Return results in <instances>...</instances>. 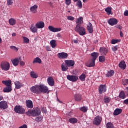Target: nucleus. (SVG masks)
I'll use <instances>...</instances> for the list:
<instances>
[{
  "label": "nucleus",
  "mask_w": 128,
  "mask_h": 128,
  "mask_svg": "<svg viewBox=\"0 0 128 128\" xmlns=\"http://www.w3.org/2000/svg\"><path fill=\"white\" fill-rule=\"evenodd\" d=\"M110 98L108 96H104V102H106V104L110 102Z\"/></svg>",
  "instance_id": "nucleus-40"
},
{
  "label": "nucleus",
  "mask_w": 128,
  "mask_h": 128,
  "mask_svg": "<svg viewBox=\"0 0 128 128\" xmlns=\"http://www.w3.org/2000/svg\"><path fill=\"white\" fill-rule=\"evenodd\" d=\"M12 86H7V87H6L3 90V92H12Z\"/></svg>",
  "instance_id": "nucleus-34"
},
{
  "label": "nucleus",
  "mask_w": 128,
  "mask_h": 128,
  "mask_svg": "<svg viewBox=\"0 0 128 128\" xmlns=\"http://www.w3.org/2000/svg\"><path fill=\"white\" fill-rule=\"evenodd\" d=\"M99 54L98 53L96 52H94L91 54L92 56V60H96L98 58Z\"/></svg>",
  "instance_id": "nucleus-26"
},
{
  "label": "nucleus",
  "mask_w": 128,
  "mask_h": 128,
  "mask_svg": "<svg viewBox=\"0 0 128 128\" xmlns=\"http://www.w3.org/2000/svg\"><path fill=\"white\" fill-rule=\"evenodd\" d=\"M10 48L12 50H14V52H18V48L16 47V46H11Z\"/></svg>",
  "instance_id": "nucleus-51"
},
{
  "label": "nucleus",
  "mask_w": 128,
  "mask_h": 128,
  "mask_svg": "<svg viewBox=\"0 0 128 128\" xmlns=\"http://www.w3.org/2000/svg\"><path fill=\"white\" fill-rule=\"evenodd\" d=\"M102 118L100 116H97L94 119L93 124L95 126H100L102 122Z\"/></svg>",
  "instance_id": "nucleus-4"
},
{
  "label": "nucleus",
  "mask_w": 128,
  "mask_h": 128,
  "mask_svg": "<svg viewBox=\"0 0 128 128\" xmlns=\"http://www.w3.org/2000/svg\"><path fill=\"white\" fill-rule=\"evenodd\" d=\"M30 30L31 32L34 34L38 32V28H36V26H34V24H32L30 26Z\"/></svg>",
  "instance_id": "nucleus-25"
},
{
  "label": "nucleus",
  "mask_w": 128,
  "mask_h": 128,
  "mask_svg": "<svg viewBox=\"0 0 128 128\" xmlns=\"http://www.w3.org/2000/svg\"><path fill=\"white\" fill-rule=\"evenodd\" d=\"M86 28L88 32H90V34H92V32H94V30L92 29V23L89 22L87 24Z\"/></svg>",
  "instance_id": "nucleus-20"
},
{
  "label": "nucleus",
  "mask_w": 128,
  "mask_h": 128,
  "mask_svg": "<svg viewBox=\"0 0 128 128\" xmlns=\"http://www.w3.org/2000/svg\"><path fill=\"white\" fill-rule=\"evenodd\" d=\"M50 44L52 48H54L56 47V40H52L50 42Z\"/></svg>",
  "instance_id": "nucleus-31"
},
{
  "label": "nucleus",
  "mask_w": 128,
  "mask_h": 128,
  "mask_svg": "<svg viewBox=\"0 0 128 128\" xmlns=\"http://www.w3.org/2000/svg\"><path fill=\"white\" fill-rule=\"evenodd\" d=\"M112 52H116V50H118V46H112Z\"/></svg>",
  "instance_id": "nucleus-54"
},
{
  "label": "nucleus",
  "mask_w": 128,
  "mask_h": 128,
  "mask_svg": "<svg viewBox=\"0 0 128 128\" xmlns=\"http://www.w3.org/2000/svg\"><path fill=\"white\" fill-rule=\"evenodd\" d=\"M114 74V71L112 70H110L106 74V76H112Z\"/></svg>",
  "instance_id": "nucleus-35"
},
{
  "label": "nucleus",
  "mask_w": 128,
  "mask_h": 128,
  "mask_svg": "<svg viewBox=\"0 0 128 128\" xmlns=\"http://www.w3.org/2000/svg\"><path fill=\"white\" fill-rule=\"evenodd\" d=\"M67 20H74V18L72 16H68Z\"/></svg>",
  "instance_id": "nucleus-53"
},
{
  "label": "nucleus",
  "mask_w": 128,
  "mask_h": 128,
  "mask_svg": "<svg viewBox=\"0 0 128 128\" xmlns=\"http://www.w3.org/2000/svg\"><path fill=\"white\" fill-rule=\"evenodd\" d=\"M34 62H38V64H42V60L39 58H36L34 59L33 61V64Z\"/></svg>",
  "instance_id": "nucleus-39"
},
{
  "label": "nucleus",
  "mask_w": 128,
  "mask_h": 128,
  "mask_svg": "<svg viewBox=\"0 0 128 128\" xmlns=\"http://www.w3.org/2000/svg\"><path fill=\"white\" fill-rule=\"evenodd\" d=\"M120 36L121 38H122L124 36V33H122V31L120 32Z\"/></svg>",
  "instance_id": "nucleus-63"
},
{
  "label": "nucleus",
  "mask_w": 128,
  "mask_h": 128,
  "mask_svg": "<svg viewBox=\"0 0 128 128\" xmlns=\"http://www.w3.org/2000/svg\"><path fill=\"white\" fill-rule=\"evenodd\" d=\"M116 28H118L119 30H122V26H120V25H117L116 26Z\"/></svg>",
  "instance_id": "nucleus-58"
},
{
  "label": "nucleus",
  "mask_w": 128,
  "mask_h": 128,
  "mask_svg": "<svg viewBox=\"0 0 128 128\" xmlns=\"http://www.w3.org/2000/svg\"><path fill=\"white\" fill-rule=\"evenodd\" d=\"M40 110L36 108L33 110H30L26 112V114L30 116H38L40 114Z\"/></svg>",
  "instance_id": "nucleus-1"
},
{
  "label": "nucleus",
  "mask_w": 128,
  "mask_h": 128,
  "mask_svg": "<svg viewBox=\"0 0 128 128\" xmlns=\"http://www.w3.org/2000/svg\"><path fill=\"white\" fill-rule=\"evenodd\" d=\"M8 108V102L5 100L0 102V110H6Z\"/></svg>",
  "instance_id": "nucleus-8"
},
{
  "label": "nucleus",
  "mask_w": 128,
  "mask_h": 128,
  "mask_svg": "<svg viewBox=\"0 0 128 128\" xmlns=\"http://www.w3.org/2000/svg\"><path fill=\"white\" fill-rule=\"evenodd\" d=\"M7 4L8 6H10L12 4V0H7Z\"/></svg>",
  "instance_id": "nucleus-55"
},
{
  "label": "nucleus",
  "mask_w": 128,
  "mask_h": 128,
  "mask_svg": "<svg viewBox=\"0 0 128 128\" xmlns=\"http://www.w3.org/2000/svg\"><path fill=\"white\" fill-rule=\"evenodd\" d=\"M11 62L14 66H16L18 65V63L20 62H18V58H15L14 59L12 60Z\"/></svg>",
  "instance_id": "nucleus-32"
},
{
  "label": "nucleus",
  "mask_w": 128,
  "mask_h": 128,
  "mask_svg": "<svg viewBox=\"0 0 128 128\" xmlns=\"http://www.w3.org/2000/svg\"><path fill=\"white\" fill-rule=\"evenodd\" d=\"M124 16H128V10H126L124 12Z\"/></svg>",
  "instance_id": "nucleus-60"
},
{
  "label": "nucleus",
  "mask_w": 128,
  "mask_h": 128,
  "mask_svg": "<svg viewBox=\"0 0 128 128\" xmlns=\"http://www.w3.org/2000/svg\"><path fill=\"white\" fill-rule=\"evenodd\" d=\"M96 64V60H93L92 59H91L90 61V63L88 65V66L91 67V66H94Z\"/></svg>",
  "instance_id": "nucleus-36"
},
{
  "label": "nucleus",
  "mask_w": 128,
  "mask_h": 128,
  "mask_svg": "<svg viewBox=\"0 0 128 128\" xmlns=\"http://www.w3.org/2000/svg\"><path fill=\"white\" fill-rule=\"evenodd\" d=\"M64 62L68 66H74V61L72 60H66Z\"/></svg>",
  "instance_id": "nucleus-17"
},
{
  "label": "nucleus",
  "mask_w": 128,
  "mask_h": 128,
  "mask_svg": "<svg viewBox=\"0 0 128 128\" xmlns=\"http://www.w3.org/2000/svg\"><path fill=\"white\" fill-rule=\"evenodd\" d=\"M20 66H24L25 63L24 61H20Z\"/></svg>",
  "instance_id": "nucleus-62"
},
{
  "label": "nucleus",
  "mask_w": 128,
  "mask_h": 128,
  "mask_svg": "<svg viewBox=\"0 0 128 128\" xmlns=\"http://www.w3.org/2000/svg\"><path fill=\"white\" fill-rule=\"evenodd\" d=\"M120 42V40L112 39L111 41V44H118V42Z\"/></svg>",
  "instance_id": "nucleus-47"
},
{
  "label": "nucleus",
  "mask_w": 128,
  "mask_h": 128,
  "mask_svg": "<svg viewBox=\"0 0 128 128\" xmlns=\"http://www.w3.org/2000/svg\"><path fill=\"white\" fill-rule=\"evenodd\" d=\"M76 6L79 8H82V1L80 0H78L76 3Z\"/></svg>",
  "instance_id": "nucleus-42"
},
{
  "label": "nucleus",
  "mask_w": 128,
  "mask_h": 128,
  "mask_svg": "<svg viewBox=\"0 0 128 128\" xmlns=\"http://www.w3.org/2000/svg\"><path fill=\"white\" fill-rule=\"evenodd\" d=\"M80 110L83 112H86L88 111V107L84 106L83 107L80 108Z\"/></svg>",
  "instance_id": "nucleus-46"
},
{
  "label": "nucleus",
  "mask_w": 128,
  "mask_h": 128,
  "mask_svg": "<svg viewBox=\"0 0 128 128\" xmlns=\"http://www.w3.org/2000/svg\"><path fill=\"white\" fill-rule=\"evenodd\" d=\"M30 90L32 92H33V94H40L39 85H35L34 86H32L30 88Z\"/></svg>",
  "instance_id": "nucleus-6"
},
{
  "label": "nucleus",
  "mask_w": 128,
  "mask_h": 128,
  "mask_svg": "<svg viewBox=\"0 0 128 128\" xmlns=\"http://www.w3.org/2000/svg\"><path fill=\"white\" fill-rule=\"evenodd\" d=\"M80 79L82 82H84L86 80V74H82L80 76Z\"/></svg>",
  "instance_id": "nucleus-44"
},
{
  "label": "nucleus",
  "mask_w": 128,
  "mask_h": 128,
  "mask_svg": "<svg viewBox=\"0 0 128 128\" xmlns=\"http://www.w3.org/2000/svg\"><path fill=\"white\" fill-rule=\"evenodd\" d=\"M18 128H28V126L26 124H24L22 126H20Z\"/></svg>",
  "instance_id": "nucleus-56"
},
{
  "label": "nucleus",
  "mask_w": 128,
  "mask_h": 128,
  "mask_svg": "<svg viewBox=\"0 0 128 128\" xmlns=\"http://www.w3.org/2000/svg\"><path fill=\"white\" fill-rule=\"evenodd\" d=\"M105 60H106V58H104V56H99V62H104Z\"/></svg>",
  "instance_id": "nucleus-49"
},
{
  "label": "nucleus",
  "mask_w": 128,
  "mask_h": 128,
  "mask_svg": "<svg viewBox=\"0 0 128 128\" xmlns=\"http://www.w3.org/2000/svg\"><path fill=\"white\" fill-rule=\"evenodd\" d=\"M65 4L66 6H70L72 4V0H65Z\"/></svg>",
  "instance_id": "nucleus-52"
},
{
  "label": "nucleus",
  "mask_w": 128,
  "mask_h": 128,
  "mask_svg": "<svg viewBox=\"0 0 128 128\" xmlns=\"http://www.w3.org/2000/svg\"><path fill=\"white\" fill-rule=\"evenodd\" d=\"M100 52L102 56H106V54H108V48H100Z\"/></svg>",
  "instance_id": "nucleus-18"
},
{
  "label": "nucleus",
  "mask_w": 128,
  "mask_h": 128,
  "mask_svg": "<svg viewBox=\"0 0 128 128\" xmlns=\"http://www.w3.org/2000/svg\"><path fill=\"white\" fill-rule=\"evenodd\" d=\"M119 97L120 98L124 99L126 98V94L124 92H121L120 94Z\"/></svg>",
  "instance_id": "nucleus-41"
},
{
  "label": "nucleus",
  "mask_w": 128,
  "mask_h": 128,
  "mask_svg": "<svg viewBox=\"0 0 128 128\" xmlns=\"http://www.w3.org/2000/svg\"><path fill=\"white\" fill-rule=\"evenodd\" d=\"M0 66L2 70L8 72L10 68V64L7 61H4L1 62Z\"/></svg>",
  "instance_id": "nucleus-3"
},
{
  "label": "nucleus",
  "mask_w": 128,
  "mask_h": 128,
  "mask_svg": "<svg viewBox=\"0 0 128 128\" xmlns=\"http://www.w3.org/2000/svg\"><path fill=\"white\" fill-rule=\"evenodd\" d=\"M39 90L41 92H48V88L44 84L39 85Z\"/></svg>",
  "instance_id": "nucleus-7"
},
{
  "label": "nucleus",
  "mask_w": 128,
  "mask_h": 128,
  "mask_svg": "<svg viewBox=\"0 0 128 128\" xmlns=\"http://www.w3.org/2000/svg\"><path fill=\"white\" fill-rule=\"evenodd\" d=\"M8 22L10 26H14L16 24V20L14 18H11L8 20Z\"/></svg>",
  "instance_id": "nucleus-30"
},
{
  "label": "nucleus",
  "mask_w": 128,
  "mask_h": 128,
  "mask_svg": "<svg viewBox=\"0 0 128 128\" xmlns=\"http://www.w3.org/2000/svg\"><path fill=\"white\" fill-rule=\"evenodd\" d=\"M67 79L70 82H76L78 80V77L76 76H73V75H68L66 76Z\"/></svg>",
  "instance_id": "nucleus-9"
},
{
  "label": "nucleus",
  "mask_w": 128,
  "mask_h": 128,
  "mask_svg": "<svg viewBox=\"0 0 128 128\" xmlns=\"http://www.w3.org/2000/svg\"><path fill=\"white\" fill-rule=\"evenodd\" d=\"M108 23L110 26H116L118 24V20L114 18H111L108 20Z\"/></svg>",
  "instance_id": "nucleus-14"
},
{
  "label": "nucleus",
  "mask_w": 128,
  "mask_h": 128,
  "mask_svg": "<svg viewBox=\"0 0 128 128\" xmlns=\"http://www.w3.org/2000/svg\"><path fill=\"white\" fill-rule=\"evenodd\" d=\"M14 84L16 86V88L18 90L20 88H22L24 86V84L18 81H16L14 82Z\"/></svg>",
  "instance_id": "nucleus-19"
},
{
  "label": "nucleus",
  "mask_w": 128,
  "mask_h": 128,
  "mask_svg": "<svg viewBox=\"0 0 128 128\" xmlns=\"http://www.w3.org/2000/svg\"><path fill=\"white\" fill-rule=\"evenodd\" d=\"M68 55L67 54V53H66L64 52L58 53L57 54V56L58 58H60L62 60L66 58H68Z\"/></svg>",
  "instance_id": "nucleus-10"
},
{
  "label": "nucleus",
  "mask_w": 128,
  "mask_h": 128,
  "mask_svg": "<svg viewBox=\"0 0 128 128\" xmlns=\"http://www.w3.org/2000/svg\"><path fill=\"white\" fill-rule=\"evenodd\" d=\"M68 122L70 124H76V122H78V120L76 118H72L68 119Z\"/></svg>",
  "instance_id": "nucleus-29"
},
{
  "label": "nucleus",
  "mask_w": 128,
  "mask_h": 128,
  "mask_svg": "<svg viewBox=\"0 0 128 128\" xmlns=\"http://www.w3.org/2000/svg\"><path fill=\"white\" fill-rule=\"evenodd\" d=\"M30 76L32 78H38V74L36 72L32 71L30 72Z\"/></svg>",
  "instance_id": "nucleus-22"
},
{
  "label": "nucleus",
  "mask_w": 128,
  "mask_h": 128,
  "mask_svg": "<svg viewBox=\"0 0 128 128\" xmlns=\"http://www.w3.org/2000/svg\"><path fill=\"white\" fill-rule=\"evenodd\" d=\"M48 5L50 6H52V8L54 7V4H52V2H48Z\"/></svg>",
  "instance_id": "nucleus-61"
},
{
  "label": "nucleus",
  "mask_w": 128,
  "mask_h": 128,
  "mask_svg": "<svg viewBox=\"0 0 128 128\" xmlns=\"http://www.w3.org/2000/svg\"><path fill=\"white\" fill-rule=\"evenodd\" d=\"M16 58H17L18 60V61L20 62V61L22 60V56H20Z\"/></svg>",
  "instance_id": "nucleus-64"
},
{
  "label": "nucleus",
  "mask_w": 128,
  "mask_h": 128,
  "mask_svg": "<svg viewBox=\"0 0 128 128\" xmlns=\"http://www.w3.org/2000/svg\"><path fill=\"white\" fill-rule=\"evenodd\" d=\"M2 83L6 86H12V80H2Z\"/></svg>",
  "instance_id": "nucleus-27"
},
{
  "label": "nucleus",
  "mask_w": 128,
  "mask_h": 128,
  "mask_svg": "<svg viewBox=\"0 0 128 128\" xmlns=\"http://www.w3.org/2000/svg\"><path fill=\"white\" fill-rule=\"evenodd\" d=\"M98 90L100 94H102L103 92H106V86L102 84L100 85L98 88Z\"/></svg>",
  "instance_id": "nucleus-11"
},
{
  "label": "nucleus",
  "mask_w": 128,
  "mask_h": 128,
  "mask_svg": "<svg viewBox=\"0 0 128 128\" xmlns=\"http://www.w3.org/2000/svg\"><path fill=\"white\" fill-rule=\"evenodd\" d=\"M74 98L76 102H80L82 98V95L80 94H76L74 96Z\"/></svg>",
  "instance_id": "nucleus-24"
},
{
  "label": "nucleus",
  "mask_w": 128,
  "mask_h": 128,
  "mask_svg": "<svg viewBox=\"0 0 128 128\" xmlns=\"http://www.w3.org/2000/svg\"><path fill=\"white\" fill-rule=\"evenodd\" d=\"M118 66L121 70H126V62H124V61H122L120 62Z\"/></svg>",
  "instance_id": "nucleus-21"
},
{
  "label": "nucleus",
  "mask_w": 128,
  "mask_h": 128,
  "mask_svg": "<svg viewBox=\"0 0 128 128\" xmlns=\"http://www.w3.org/2000/svg\"><path fill=\"white\" fill-rule=\"evenodd\" d=\"M124 104H128V99L124 100Z\"/></svg>",
  "instance_id": "nucleus-57"
},
{
  "label": "nucleus",
  "mask_w": 128,
  "mask_h": 128,
  "mask_svg": "<svg viewBox=\"0 0 128 128\" xmlns=\"http://www.w3.org/2000/svg\"><path fill=\"white\" fill-rule=\"evenodd\" d=\"M36 26L37 28H44V22L42 21L38 22L36 24Z\"/></svg>",
  "instance_id": "nucleus-15"
},
{
  "label": "nucleus",
  "mask_w": 128,
  "mask_h": 128,
  "mask_svg": "<svg viewBox=\"0 0 128 128\" xmlns=\"http://www.w3.org/2000/svg\"><path fill=\"white\" fill-rule=\"evenodd\" d=\"M61 68L62 72H66L68 70V66L66 63H62L61 65Z\"/></svg>",
  "instance_id": "nucleus-23"
},
{
  "label": "nucleus",
  "mask_w": 128,
  "mask_h": 128,
  "mask_svg": "<svg viewBox=\"0 0 128 128\" xmlns=\"http://www.w3.org/2000/svg\"><path fill=\"white\" fill-rule=\"evenodd\" d=\"M48 84L50 86H54V78L52 77H48L47 79Z\"/></svg>",
  "instance_id": "nucleus-16"
},
{
  "label": "nucleus",
  "mask_w": 128,
  "mask_h": 128,
  "mask_svg": "<svg viewBox=\"0 0 128 128\" xmlns=\"http://www.w3.org/2000/svg\"><path fill=\"white\" fill-rule=\"evenodd\" d=\"M14 111L16 114H24V109L20 106H16L14 108Z\"/></svg>",
  "instance_id": "nucleus-5"
},
{
  "label": "nucleus",
  "mask_w": 128,
  "mask_h": 128,
  "mask_svg": "<svg viewBox=\"0 0 128 128\" xmlns=\"http://www.w3.org/2000/svg\"><path fill=\"white\" fill-rule=\"evenodd\" d=\"M74 30L76 32L79 34L80 36H84L86 32V28L82 27L80 24H78L74 28Z\"/></svg>",
  "instance_id": "nucleus-2"
},
{
  "label": "nucleus",
  "mask_w": 128,
  "mask_h": 128,
  "mask_svg": "<svg viewBox=\"0 0 128 128\" xmlns=\"http://www.w3.org/2000/svg\"><path fill=\"white\" fill-rule=\"evenodd\" d=\"M22 38L24 40V42L25 44H28V42H30V40L28 39V38L22 36Z\"/></svg>",
  "instance_id": "nucleus-48"
},
{
  "label": "nucleus",
  "mask_w": 128,
  "mask_h": 128,
  "mask_svg": "<svg viewBox=\"0 0 128 128\" xmlns=\"http://www.w3.org/2000/svg\"><path fill=\"white\" fill-rule=\"evenodd\" d=\"M38 6L36 4L32 6L30 8V12L32 14H36L38 12Z\"/></svg>",
  "instance_id": "nucleus-12"
},
{
  "label": "nucleus",
  "mask_w": 128,
  "mask_h": 128,
  "mask_svg": "<svg viewBox=\"0 0 128 128\" xmlns=\"http://www.w3.org/2000/svg\"><path fill=\"white\" fill-rule=\"evenodd\" d=\"M122 84L123 86H126V84H128V79L122 80Z\"/></svg>",
  "instance_id": "nucleus-50"
},
{
  "label": "nucleus",
  "mask_w": 128,
  "mask_h": 128,
  "mask_svg": "<svg viewBox=\"0 0 128 128\" xmlns=\"http://www.w3.org/2000/svg\"><path fill=\"white\" fill-rule=\"evenodd\" d=\"M48 30L50 32H60L62 30V28H54L52 26H50L48 27Z\"/></svg>",
  "instance_id": "nucleus-13"
},
{
  "label": "nucleus",
  "mask_w": 128,
  "mask_h": 128,
  "mask_svg": "<svg viewBox=\"0 0 128 128\" xmlns=\"http://www.w3.org/2000/svg\"><path fill=\"white\" fill-rule=\"evenodd\" d=\"M105 12L108 14L110 15L112 14V8L108 7L105 9Z\"/></svg>",
  "instance_id": "nucleus-38"
},
{
  "label": "nucleus",
  "mask_w": 128,
  "mask_h": 128,
  "mask_svg": "<svg viewBox=\"0 0 128 128\" xmlns=\"http://www.w3.org/2000/svg\"><path fill=\"white\" fill-rule=\"evenodd\" d=\"M83 18L82 17H80L79 18H78L76 22V24H83L84 21L82 20Z\"/></svg>",
  "instance_id": "nucleus-37"
},
{
  "label": "nucleus",
  "mask_w": 128,
  "mask_h": 128,
  "mask_svg": "<svg viewBox=\"0 0 128 128\" xmlns=\"http://www.w3.org/2000/svg\"><path fill=\"white\" fill-rule=\"evenodd\" d=\"M46 50H48V52L50 51V47L48 46H46Z\"/></svg>",
  "instance_id": "nucleus-59"
},
{
  "label": "nucleus",
  "mask_w": 128,
  "mask_h": 128,
  "mask_svg": "<svg viewBox=\"0 0 128 128\" xmlns=\"http://www.w3.org/2000/svg\"><path fill=\"white\" fill-rule=\"evenodd\" d=\"M34 120H36V122H41V120H42V117L40 116H36Z\"/></svg>",
  "instance_id": "nucleus-45"
},
{
  "label": "nucleus",
  "mask_w": 128,
  "mask_h": 128,
  "mask_svg": "<svg viewBox=\"0 0 128 128\" xmlns=\"http://www.w3.org/2000/svg\"><path fill=\"white\" fill-rule=\"evenodd\" d=\"M26 106L29 108H32L34 105L32 104V101L28 100L26 101Z\"/></svg>",
  "instance_id": "nucleus-28"
},
{
  "label": "nucleus",
  "mask_w": 128,
  "mask_h": 128,
  "mask_svg": "<svg viewBox=\"0 0 128 128\" xmlns=\"http://www.w3.org/2000/svg\"><path fill=\"white\" fill-rule=\"evenodd\" d=\"M106 126L107 128H114V124H112V122L107 123L106 124Z\"/></svg>",
  "instance_id": "nucleus-43"
},
{
  "label": "nucleus",
  "mask_w": 128,
  "mask_h": 128,
  "mask_svg": "<svg viewBox=\"0 0 128 128\" xmlns=\"http://www.w3.org/2000/svg\"><path fill=\"white\" fill-rule=\"evenodd\" d=\"M122 110L120 108H116V110L114 111V116H118L120 114H122Z\"/></svg>",
  "instance_id": "nucleus-33"
}]
</instances>
